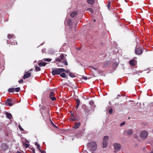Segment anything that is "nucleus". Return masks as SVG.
<instances>
[{"instance_id":"412c9836","label":"nucleus","mask_w":153,"mask_h":153,"mask_svg":"<svg viewBox=\"0 0 153 153\" xmlns=\"http://www.w3.org/2000/svg\"><path fill=\"white\" fill-rule=\"evenodd\" d=\"M108 142L103 141V148H105L107 146Z\"/></svg>"},{"instance_id":"ea45409f","label":"nucleus","mask_w":153,"mask_h":153,"mask_svg":"<svg viewBox=\"0 0 153 153\" xmlns=\"http://www.w3.org/2000/svg\"><path fill=\"white\" fill-rule=\"evenodd\" d=\"M47 113L48 115L49 114L50 110L48 109H47Z\"/></svg>"},{"instance_id":"2f4dec72","label":"nucleus","mask_w":153,"mask_h":153,"mask_svg":"<svg viewBox=\"0 0 153 153\" xmlns=\"http://www.w3.org/2000/svg\"><path fill=\"white\" fill-rule=\"evenodd\" d=\"M20 89L19 87L16 88V92H18L20 91Z\"/></svg>"},{"instance_id":"864d4df0","label":"nucleus","mask_w":153,"mask_h":153,"mask_svg":"<svg viewBox=\"0 0 153 153\" xmlns=\"http://www.w3.org/2000/svg\"><path fill=\"white\" fill-rule=\"evenodd\" d=\"M60 66L62 67V66H62V65H61V66Z\"/></svg>"},{"instance_id":"f8f14e48","label":"nucleus","mask_w":153,"mask_h":153,"mask_svg":"<svg viewBox=\"0 0 153 153\" xmlns=\"http://www.w3.org/2000/svg\"><path fill=\"white\" fill-rule=\"evenodd\" d=\"M47 63L43 62H41L38 63V65L40 67L45 66L46 65Z\"/></svg>"},{"instance_id":"9b49d317","label":"nucleus","mask_w":153,"mask_h":153,"mask_svg":"<svg viewBox=\"0 0 153 153\" xmlns=\"http://www.w3.org/2000/svg\"><path fill=\"white\" fill-rule=\"evenodd\" d=\"M129 63L130 65L134 66L136 64V61L134 60H131L129 62Z\"/></svg>"},{"instance_id":"5fc2aeb1","label":"nucleus","mask_w":153,"mask_h":153,"mask_svg":"<svg viewBox=\"0 0 153 153\" xmlns=\"http://www.w3.org/2000/svg\"><path fill=\"white\" fill-rule=\"evenodd\" d=\"M32 70H30V71H32Z\"/></svg>"},{"instance_id":"2eb2a0df","label":"nucleus","mask_w":153,"mask_h":153,"mask_svg":"<svg viewBox=\"0 0 153 153\" xmlns=\"http://www.w3.org/2000/svg\"><path fill=\"white\" fill-rule=\"evenodd\" d=\"M2 149L5 150L8 148L7 145L6 144H3L1 145Z\"/></svg>"},{"instance_id":"4c0bfd02","label":"nucleus","mask_w":153,"mask_h":153,"mask_svg":"<svg viewBox=\"0 0 153 153\" xmlns=\"http://www.w3.org/2000/svg\"><path fill=\"white\" fill-rule=\"evenodd\" d=\"M94 102L92 101H91L89 102V104L91 105H92L94 104Z\"/></svg>"},{"instance_id":"1a4fd4ad","label":"nucleus","mask_w":153,"mask_h":153,"mask_svg":"<svg viewBox=\"0 0 153 153\" xmlns=\"http://www.w3.org/2000/svg\"><path fill=\"white\" fill-rule=\"evenodd\" d=\"M31 76V73L30 72H27L26 74H25L23 76V78L25 79L30 77Z\"/></svg>"},{"instance_id":"ddd939ff","label":"nucleus","mask_w":153,"mask_h":153,"mask_svg":"<svg viewBox=\"0 0 153 153\" xmlns=\"http://www.w3.org/2000/svg\"><path fill=\"white\" fill-rule=\"evenodd\" d=\"M12 102V100L10 99H8L7 100V103L8 104V105L10 106H12L13 105V104L11 103Z\"/></svg>"},{"instance_id":"39448f33","label":"nucleus","mask_w":153,"mask_h":153,"mask_svg":"<svg viewBox=\"0 0 153 153\" xmlns=\"http://www.w3.org/2000/svg\"><path fill=\"white\" fill-rule=\"evenodd\" d=\"M115 152H118L121 148V145L119 143H114L113 144Z\"/></svg>"},{"instance_id":"7c9ffc66","label":"nucleus","mask_w":153,"mask_h":153,"mask_svg":"<svg viewBox=\"0 0 153 153\" xmlns=\"http://www.w3.org/2000/svg\"><path fill=\"white\" fill-rule=\"evenodd\" d=\"M109 113L110 114H111L113 113V110L111 108H110L108 111Z\"/></svg>"},{"instance_id":"473e14b6","label":"nucleus","mask_w":153,"mask_h":153,"mask_svg":"<svg viewBox=\"0 0 153 153\" xmlns=\"http://www.w3.org/2000/svg\"><path fill=\"white\" fill-rule=\"evenodd\" d=\"M76 105H79L80 101L79 99L76 100Z\"/></svg>"},{"instance_id":"dca6fc26","label":"nucleus","mask_w":153,"mask_h":153,"mask_svg":"<svg viewBox=\"0 0 153 153\" xmlns=\"http://www.w3.org/2000/svg\"><path fill=\"white\" fill-rule=\"evenodd\" d=\"M77 11H74L72 13L70 14V16L71 17H74L75 15H77Z\"/></svg>"},{"instance_id":"a19ab883","label":"nucleus","mask_w":153,"mask_h":153,"mask_svg":"<svg viewBox=\"0 0 153 153\" xmlns=\"http://www.w3.org/2000/svg\"><path fill=\"white\" fill-rule=\"evenodd\" d=\"M125 124V123L124 122H123V123H120V126H122L123 125Z\"/></svg>"},{"instance_id":"6e6d98bb","label":"nucleus","mask_w":153,"mask_h":153,"mask_svg":"<svg viewBox=\"0 0 153 153\" xmlns=\"http://www.w3.org/2000/svg\"><path fill=\"white\" fill-rule=\"evenodd\" d=\"M152 132H153V130H152Z\"/></svg>"},{"instance_id":"8fccbe9b","label":"nucleus","mask_w":153,"mask_h":153,"mask_svg":"<svg viewBox=\"0 0 153 153\" xmlns=\"http://www.w3.org/2000/svg\"><path fill=\"white\" fill-rule=\"evenodd\" d=\"M68 21H71V19H69Z\"/></svg>"},{"instance_id":"4be33fe9","label":"nucleus","mask_w":153,"mask_h":153,"mask_svg":"<svg viewBox=\"0 0 153 153\" xmlns=\"http://www.w3.org/2000/svg\"><path fill=\"white\" fill-rule=\"evenodd\" d=\"M109 138V137L108 136H105L103 138V141H105V142H107Z\"/></svg>"},{"instance_id":"f03ea898","label":"nucleus","mask_w":153,"mask_h":153,"mask_svg":"<svg viewBox=\"0 0 153 153\" xmlns=\"http://www.w3.org/2000/svg\"><path fill=\"white\" fill-rule=\"evenodd\" d=\"M88 147L91 151H95L97 148V146L95 142H92L88 144Z\"/></svg>"},{"instance_id":"a211bd4d","label":"nucleus","mask_w":153,"mask_h":153,"mask_svg":"<svg viewBox=\"0 0 153 153\" xmlns=\"http://www.w3.org/2000/svg\"><path fill=\"white\" fill-rule=\"evenodd\" d=\"M6 116L9 119H11V117H12V115L11 114L8 113H6Z\"/></svg>"},{"instance_id":"393cba45","label":"nucleus","mask_w":153,"mask_h":153,"mask_svg":"<svg viewBox=\"0 0 153 153\" xmlns=\"http://www.w3.org/2000/svg\"><path fill=\"white\" fill-rule=\"evenodd\" d=\"M8 91L10 93L14 92L13 88H10L8 90Z\"/></svg>"},{"instance_id":"a878e982","label":"nucleus","mask_w":153,"mask_h":153,"mask_svg":"<svg viewBox=\"0 0 153 153\" xmlns=\"http://www.w3.org/2000/svg\"><path fill=\"white\" fill-rule=\"evenodd\" d=\"M69 76L71 77H75V74H74L73 73H69Z\"/></svg>"},{"instance_id":"6ab92c4d","label":"nucleus","mask_w":153,"mask_h":153,"mask_svg":"<svg viewBox=\"0 0 153 153\" xmlns=\"http://www.w3.org/2000/svg\"><path fill=\"white\" fill-rule=\"evenodd\" d=\"M110 65L109 62H106L104 63L103 65V67H108Z\"/></svg>"},{"instance_id":"423d86ee","label":"nucleus","mask_w":153,"mask_h":153,"mask_svg":"<svg viewBox=\"0 0 153 153\" xmlns=\"http://www.w3.org/2000/svg\"><path fill=\"white\" fill-rule=\"evenodd\" d=\"M135 51V53L137 55L141 54L143 52L142 48L138 47L136 48Z\"/></svg>"},{"instance_id":"49530a36","label":"nucleus","mask_w":153,"mask_h":153,"mask_svg":"<svg viewBox=\"0 0 153 153\" xmlns=\"http://www.w3.org/2000/svg\"><path fill=\"white\" fill-rule=\"evenodd\" d=\"M45 151H42V153H45Z\"/></svg>"},{"instance_id":"cd10ccee","label":"nucleus","mask_w":153,"mask_h":153,"mask_svg":"<svg viewBox=\"0 0 153 153\" xmlns=\"http://www.w3.org/2000/svg\"><path fill=\"white\" fill-rule=\"evenodd\" d=\"M35 69L36 71H38L40 70V68L38 66H36Z\"/></svg>"},{"instance_id":"5701e85b","label":"nucleus","mask_w":153,"mask_h":153,"mask_svg":"<svg viewBox=\"0 0 153 153\" xmlns=\"http://www.w3.org/2000/svg\"><path fill=\"white\" fill-rule=\"evenodd\" d=\"M87 11L91 13H93L94 11L91 8H89L87 9Z\"/></svg>"},{"instance_id":"0eeeda50","label":"nucleus","mask_w":153,"mask_h":153,"mask_svg":"<svg viewBox=\"0 0 153 153\" xmlns=\"http://www.w3.org/2000/svg\"><path fill=\"white\" fill-rule=\"evenodd\" d=\"M55 93L54 91H51L50 93L49 97L52 101L55 100L56 98L55 97Z\"/></svg>"},{"instance_id":"09e8293b","label":"nucleus","mask_w":153,"mask_h":153,"mask_svg":"<svg viewBox=\"0 0 153 153\" xmlns=\"http://www.w3.org/2000/svg\"><path fill=\"white\" fill-rule=\"evenodd\" d=\"M150 153H153V151H151V152H150Z\"/></svg>"},{"instance_id":"37998d69","label":"nucleus","mask_w":153,"mask_h":153,"mask_svg":"<svg viewBox=\"0 0 153 153\" xmlns=\"http://www.w3.org/2000/svg\"><path fill=\"white\" fill-rule=\"evenodd\" d=\"M79 105H76V109H77L78 108Z\"/></svg>"},{"instance_id":"c756f323","label":"nucleus","mask_w":153,"mask_h":153,"mask_svg":"<svg viewBox=\"0 0 153 153\" xmlns=\"http://www.w3.org/2000/svg\"><path fill=\"white\" fill-rule=\"evenodd\" d=\"M24 146L26 148H28L29 146V145H28V144L27 143H24Z\"/></svg>"},{"instance_id":"79ce46f5","label":"nucleus","mask_w":153,"mask_h":153,"mask_svg":"<svg viewBox=\"0 0 153 153\" xmlns=\"http://www.w3.org/2000/svg\"><path fill=\"white\" fill-rule=\"evenodd\" d=\"M64 72H66L67 73H68L69 72V71L68 70H65V71Z\"/></svg>"},{"instance_id":"72a5a7b5","label":"nucleus","mask_w":153,"mask_h":153,"mask_svg":"<svg viewBox=\"0 0 153 153\" xmlns=\"http://www.w3.org/2000/svg\"><path fill=\"white\" fill-rule=\"evenodd\" d=\"M36 145H37V148L39 149L40 148H41L40 146L39 145L37 144V143H36Z\"/></svg>"},{"instance_id":"9d476101","label":"nucleus","mask_w":153,"mask_h":153,"mask_svg":"<svg viewBox=\"0 0 153 153\" xmlns=\"http://www.w3.org/2000/svg\"><path fill=\"white\" fill-rule=\"evenodd\" d=\"M81 125L80 122L76 123L73 127V128L75 129H76L79 128Z\"/></svg>"},{"instance_id":"603ef678","label":"nucleus","mask_w":153,"mask_h":153,"mask_svg":"<svg viewBox=\"0 0 153 153\" xmlns=\"http://www.w3.org/2000/svg\"><path fill=\"white\" fill-rule=\"evenodd\" d=\"M94 22H95V19H94Z\"/></svg>"},{"instance_id":"6e6552de","label":"nucleus","mask_w":153,"mask_h":153,"mask_svg":"<svg viewBox=\"0 0 153 153\" xmlns=\"http://www.w3.org/2000/svg\"><path fill=\"white\" fill-rule=\"evenodd\" d=\"M126 134L128 135H132L133 133V131L131 129H129L125 131Z\"/></svg>"},{"instance_id":"c03bdc74","label":"nucleus","mask_w":153,"mask_h":153,"mask_svg":"<svg viewBox=\"0 0 153 153\" xmlns=\"http://www.w3.org/2000/svg\"><path fill=\"white\" fill-rule=\"evenodd\" d=\"M72 120L74 121H75V120H76L74 118H72Z\"/></svg>"},{"instance_id":"f3484780","label":"nucleus","mask_w":153,"mask_h":153,"mask_svg":"<svg viewBox=\"0 0 153 153\" xmlns=\"http://www.w3.org/2000/svg\"><path fill=\"white\" fill-rule=\"evenodd\" d=\"M60 76L64 78H67V75L65 74V73L63 72L60 75Z\"/></svg>"},{"instance_id":"3c124183","label":"nucleus","mask_w":153,"mask_h":153,"mask_svg":"<svg viewBox=\"0 0 153 153\" xmlns=\"http://www.w3.org/2000/svg\"><path fill=\"white\" fill-rule=\"evenodd\" d=\"M73 117V118H74V116H73V115H72V117Z\"/></svg>"},{"instance_id":"c85d7f7f","label":"nucleus","mask_w":153,"mask_h":153,"mask_svg":"<svg viewBox=\"0 0 153 153\" xmlns=\"http://www.w3.org/2000/svg\"><path fill=\"white\" fill-rule=\"evenodd\" d=\"M118 65V63L117 62H114V64L113 66H115V67H117Z\"/></svg>"},{"instance_id":"c9c22d12","label":"nucleus","mask_w":153,"mask_h":153,"mask_svg":"<svg viewBox=\"0 0 153 153\" xmlns=\"http://www.w3.org/2000/svg\"><path fill=\"white\" fill-rule=\"evenodd\" d=\"M23 79H21L19 81V82L20 84L21 83H23Z\"/></svg>"},{"instance_id":"de8ad7c7","label":"nucleus","mask_w":153,"mask_h":153,"mask_svg":"<svg viewBox=\"0 0 153 153\" xmlns=\"http://www.w3.org/2000/svg\"><path fill=\"white\" fill-rule=\"evenodd\" d=\"M52 124H53V125H54V126H55V125H54V124H53V122H52Z\"/></svg>"},{"instance_id":"b1692460","label":"nucleus","mask_w":153,"mask_h":153,"mask_svg":"<svg viewBox=\"0 0 153 153\" xmlns=\"http://www.w3.org/2000/svg\"><path fill=\"white\" fill-rule=\"evenodd\" d=\"M107 7L108 8V10H110V7L111 6V2L110 1H109L108 2V4L107 5Z\"/></svg>"},{"instance_id":"20e7f679","label":"nucleus","mask_w":153,"mask_h":153,"mask_svg":"<svg viewBox=\"0 0 153 153\" xmlns=\"http://www.w3.org/2000/svg\"><path fill=\"white\" fill-rule=\"evenodd\" d=\"M148 135V132L145 130L141 131L140 134V138L143 140L146 139Z\"/></svg>"},{"instance_id":"a18cd8bd","label":"nucleus","mask_w":153,"mask_h":153,"mask_svg":"<svg viewBox=\"0 0 153 153\" xmlns=\"http://www.w3.org/2000/svg\"><path fill=\"white\" fill-rule=\"evenodd\" d=\"M13 89L14 91H16V88H13Z\"/></svg>"},{"instance_id":"aec40b11","label":"nucleus","mask_w":153,"mask_h":153,"mask_svg":"<svg viewBox=\"0 0 153 153\" xmlns=\"http://www.w3.org/2000/svg\"><path fill=\"white\" fill-rule=\"evenodd\" d=\"M88 3L90 4H93L94 3V0H87Z\"/></svg>"},{"instance_id":"58836bf2","label":"nucleus","mask_w":153,"mask_h":153,"mask_svg":"<svg viewBox=\"0 0 153 153\" xmlns=\"http://www.w3.org/2000/svg\"><path fill=\"white\" fill-rule=\"evenodd\" d=\"M82 78L85 80H87L88 79L87 77L86 76L83 77Z\"/></svg>"},{"instance_id":"bb28decb","label":"nucleus","mask_w":153,"mask_h":153,"mask_svg":"<svg viewBox=\"0 0 153 153\" xmlns=\"http://www.w3.org/2000/svg\"><path fill=\"white\" fill-rule=\"evenodd\" d=\"M51 59L49 58L45 59L44 58L43 59V60L47 62H50L51 61Z\"/></svg>"},{"instance_id":"f704fd0d","label":"nucleus","mask_w":153,"mask_h":153,"mask_svg":"<svg viewBox=\"0 0 153 153\" xmlns=\"http://www.w3.org/2000/svg\"><path fill=\"white\" fill-rule=\"evenodd\" d=\"M19 128L21 131H23L24 130V129H23V128L20 125L19 126Z\"/></svg>"},{"instance_id":"f257e3e1","label":"nucleus","mask_w":153,"mask_h":153,"mask_svg":"<svg viewBox=\"0 0 153 153\" xmlns=\"http://www.w3.org/2000/svg\"><path fill=\"white\" fill-rule=\"evenodd\" d=\"M56 60L57 61L62 62L65 65H68L67 60L63 55H61L59 57L56 59Z\"/></svg>"},{"instance_id":"e433bc0d","label":"nucleus","mask_w":153,"mask_h":153,"mask_svg":"<svg viewBox=\"0 0 153 153\" xmlns=\"http://www.w3.org/2000/svg\"><path fill=\"white\" fill-rule=\"evenodd\" d=\"M12 45H15V44H17V42L16 41H15L14 42L12 43Z\"/></svg>"},{"instance_id":"7ed1b4c3","label":"nucleus","mask_w":153,"mask_h":153,"mask_svg":"<svg viewBox=\"0 0 153 153\" xmlns=\"http://www.w3.org/2000/svg\"><path fill=\"white\" fill-rule=\"evenodd\" d=\"M65 71V70L63 68H56L52 71V74L53 75L59 74Z\"/></svg>"},{"instance_id":"4468645a","label":"nucleus","mask_w":153,"mask_h":153,"mask_svg":"<svg viewBox=\"0 0 153 153\" xmlns=\"http://www.w3.org/2000/svg\"><path fill=\"white\" fill-rule=\"evenodd\" d=\"M15 35L12 34H8L7 35V38L9 39H10L12 38H15Z\"/></svg>"}]
</instances>
